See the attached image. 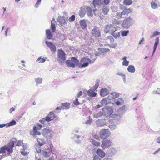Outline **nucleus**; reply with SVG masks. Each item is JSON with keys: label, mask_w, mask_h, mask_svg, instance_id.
<instances>
[{"label": "nucleus", "mask_w": 160, "mask_h": 160, "mask_svg": "<svg viewBox=\"0 0 160 160\" xmlns=\"http://www.w3.org/2000/svg\"><path fill=\"white\" fill-rule=\"evenodd\" d=\"M46 61L45 59L42 58L41 56L39 57L37 59L36 61L38 62L39 63L44 62Z\"/></svg>", "instance_id": "58836bf2"}, {"label": "nucleus", "mask_w": 160, "mask_h": 160, "mask_svg": "<svg viewBox=\"0 0 160 160\" xmlns=\"http://www.w3.org/2000/svg\"><path fill=\"white\" fill-rule=\"evenodd\" d=\"M109 127L111 130H114L116 128V125H109Z\"/></svg>", "instance_id": "5fc2aeb1"}, {"label": "nucleus", "mask_w": 160, "mask_h": 160, "mask_svg": "<svg viewBox=\"0 0 160 160\" xmlns=\"http://www.w3.org/2000/svg\"><path fill=\"white\" fill-rule=\"evenodd\" d=\"M55 23L52 22V21H51V28L53 32H54L56 30V27Z\"/></svg>", "instance_id": "f704fd0d"}, {"label": "nucleus", "mask_w": 160, "mask_h": 160, "mask_svg": "<svg viewBox=\"0 0 160 160\" xmlns=\"http://www.w3.org/2000/svg\"><path fill=\"white\" fill-rule=\"evenodd\" d=\"M99 80L98 79L95 82V84L92 87V89L94 91L96 90L99 86Z\"/></svg>", "instance_id": "473e14b6"}, {"label": "nucleus", "mask_w": 160, "mask_h": 160, "mask_svg": "<svg viewBox=\"0 0 160 160\" xmlns=\"http://www.w3.org/2000/svg\"><path fill=\"white\" fill-rule=\"evenodd\" d=\"M37 83V85L38 84H40L42 82V79L41 78H38L35 80Z\"/></svg>", "instance_id": "a18cd8bd"}, {"label": "nucleus", "mask_w": 160, "mask_h": 160, "mask_svg": "<svg viewBox=\"0 0 160 160\" xmlns=\"http://www.w3.org/2000/svg\"><path fill=\"white\" fill-rule=\"evenodd\" d=\"M109 90L106 88H102L100 91V94L102 96H105L109 93Z\"/></svg>", "instance_id": "2eb2a0df"}, {"label": "nucleus", "mask_w": 160, "mask_h": 160, "mask_svg": "<svg viewBox=\"0 0 160 160\" xmlns=\"http://www.w3.org/2000/svg\"><path fill=\"white\" fill-rule=\"evenodd\" d=\"M118 75L120 76H121V77H122L123 78V80L124 82V83H125L126 82V78H125V75L124 74L121 73V72H119L117 74Z\"/></svg>", "instance_id": "de8ad7c7"}, {"label": "nucleus", "mask_w": 160, "mask_h": 160, "mask_svg": "<svg viewBox=\"0 0 160 160\" xmlns=\"http://www.w3.org/2000/svg\"><path fill=\"white\" fill-rule=\"evenodd\" d=\"M80 25L83 29H85L87 26L86 21L84 19L81 20L80 21Z\"/></svg>", "instance_id": "393cba45"}, {"label": "nucleus", "mask_w": 160, "mask_h": 160, "mask_svg": "<svg viewBox=\"0 0 160 160\" xmlns=\"http://www.w3.org/2000/svg\"><path fill=\"white\" fill-rule=\"evenodd\" d=\"M93 160H102V159L97 156H95L93 157Z\"/></svg>", "instance_id": "e2e57ef3"}, {"label": "nucleus", "mask_w": 160, "mask_h": 160, "mask_svg": "<svg viewBox=\"0 0 160 160\" xmlns=\"http://www.w3.org/2000/svg\"><path fill=\"white\" fill-rule=\"evenodd\" d=\"M133 23V20L130 18H128L123 21L122 26L124 28H128Z\"/></svg>", "instance_id": "39448f33"}, {"label": "nucleus", "mask_w": 160, "mask_h": 160, "mask_svg": "<svg viewBox=\"0 0 160 160\" xmlns=\"http://www.w3.org/2000/svg\"><path fill=\"white\" fill-rule=\"evenodd\" d=\"M92 143L93 145L96 146H98L100 145V143L95 140H93L92 142Z\"/></svg>", "instance_id": "09e8293b"}, {"label": "nucleus", "mask_w": 160, "mask_h": 160, "mask_svg": "<svg viewBox=\"0 0 160 160\" xmlns=\"http://www.w3.org/2000/svg\"><path fill=\"white\" fill-rule=\"evenodd\" d=\"M156 142L160 144V136L158 137L155 139Z\"/></svg>", "instance_id": "69168bd1"}, {"label": "nucleus", "mask_w": 160, "mask_h": 160, "mask_svg": "<svg viewBox=\"0 0 160 160\" xmlns=\"http://www.w3.org/2000/svg\"><path fill=\"white\" fill-rule=\"evenodd\" d=\"M110 0H103L102 2L103 3V6L108 5L110 2Z\"/></svg>", "instance_id": "8fccbe9b"}, {"label": "nucleus", "mask_w": 160, "mask_h": 160, "mask_svg": "<svg viewBox=\"0 0 160 160\" xmlns=\"http://www.w3.org/2000/svg\"><path fill=\"white\" fill-rule=\"evenodd\" d=\"M117 30V29L112 24L108 25L106 26L104 30L105 32L107 33L110 32L111 34L114 32H116Z\"/></svg>", "instance_id": "423d86ee"}, {"label": "nucleus", "mask_w": 160, "mask_h": 160, "mask_svg": "<svg viewBox=\"0 0 160 160\" xmlns=\"http://www.w3.org/2000/svg\"><path fill=\"white\" fill-rule=\"evenodd\" d=\"M73 103L74 104L77 105L79 104V102H78V99L77 98H76V100L74 101Z\"/></svg>", "instance_id": "338daca9"}, {"label": "nucleus", "mask_w": 160, "mask_h": 160, "mask_svg": "<svg viewBox=\"0 0 160 160\" xmlns=\"http://www.w3.org/2000/svg\"><path fill=\"white\" fill-rule=\"evenodd\" d=\"M121 116L120 115L117 114H113L109 118L110 120H112L114 122L118 121L121 118Z\"/></svg>", "instance_id": "f3484780"}, {"label": "nucleus", "mask_w": 160, "mask_h": 160, "mask_svg": "<svg viewBox=\"0 0 160 160\" xmlns=\"http://www.w3.org/2000/svg\"><path fill=\"white\" fill-rule=\"evenodd\" d=\"M30 133L31 135H32L35 137L36 135H41V132L39 131L36 130H32L30 131Z\"/></svg>", "instance_id": "c85d7f7f"}, {"label": "nucleus", "mask_w": 160, "mask_h": 160, "mask_svg": "<svg viewBox=\"0 0 160 160\" xmlns=\"http://www.w3.org/2000/svg\"><path fill=\"white\" fill-rule=\"evenodd\" d=\"M88 96L92 97H94L96 96L97 93L95 92V91L92 89H89L87 92Z\"/></svg>", "instance_id": "5701e85b"}, {"label": "nucleus", "mask_w": 160, "mask_h": 160, "mask_svg": "<svg viewBox=\"0 0 160 160\" xmlns=\"http://www.w3.org/2000/svg\"><path fill=\"white\" fill-rule=\"evenodd\" d=\"M89 119L87 120L86 122H84L86 124H90L91 122L92 121V119L90 118V116L89 117Z\"/></svg>", "instance_id": "864d4df0"}, {"label": "nucleus", "mask_w": 160, "mask_h": 160, "mask_svg": "<svg viewBox=\"0 0 160 160\" xmlns=\"http://www.w3.org/2000/svg\"><path fill=\"white\" fill-rule=\"evenodd\" d=\"M46 37H47V38L48 39H51L52 36V35L51 34V32L50 30L49 29H47L46 30Z\"/></svg>", "instance_id": "c756f323"}, {"label": "nucleus", "mask_w": 160, "mask_h": 160, "mask_svg": "<svg viewBox=\"0 0 160 160\" xmlns=\"http://www.w3.org/2000/svg\"><path fill=\"white\" fill-rule=\"evenodd\" d=\"M160 151V148H159L158 150H156L154 152H153L152 153L154 155H156Z\"/></svg>", "instance_id": "774afa93"}, {"label": "nucleus", "mask_w": 160, "mask_h": 160, "mask_svg": "<svg viewBox=\"0 0 160 160\" xmlns=\"http://www.w3.org/2000/svg\"><path fill=\"white\" fill-rule=\"evenodd\" d=\"M107 38L108 40H109L110 42L111 43H112L114 42V39L111 36H108Z\"/></svg>", "instance_id": "052dcab7"}, {"label": "nucleus", "mask_w": 160, "mask_h": 160, "mask_svg": "<svg viewBox=\"0 0 160 160\" xmlns=\"http://www.w3.org/2000/svg\"><path fill=\"white\" fill-rule=\"evenodd\" d=\"M23 144V143L22 142V141H19L17 143V146H20L21 145H22Z\"/></svg>", "instance_id": "0e129e2a"}, {"label": "nucleus", "mask_w": 160, "mask_h": 160, "mask_svg": "<svg viewBox=\"0 0 160 160\" xmlns=\"http://www.w3.org/2000/svg\"><path fill=\"white\" fill-rule=\"evenodd\" d=\"M119 9L122 11L121 12L122 15H128L131 12L132 10L130 8H127L124 5H120Z\"/></svg>", "instance_id": "6e6552de"}, {"label": "nucleus", "mask_w": 160, "mask_h": 160, "mask_svg": "<svg viewBox=\"0 0 160 160\" xmlns=\"http://www.w3.org/2000/svg\"><path fill=\"white\" fill-rule=\"evenodd\" d=\"M123 102L124 101L122 99L119 98L118 100L115 102V103L117 105L119 106L121 105L122 103H123Z\"/></svg>", "instance_id": "4c0bfd02"}, {"label": "nucleus", "mask_w": 160, "mask_h": 160, "mask_svg": "<svg viewBox=\"0 0 160 160\" xmlns=\"http://www.w3.org/2000/svg\"><path fill=\"white\" fill-rule=\"evenodd\" d=\"M115 17L116 18L118 19H120L124 18V17H123V15L122 14L121 12V13H117L116 14L115 16Z\"/></svg>", "instance_id": "37998d69"}, {"label": "nucleus", "mask_w": 160, "mask_h": 160, "mask_svg": "<svg viewBox=\"0 0 160 160\" xmlns=\"http://www.w3.org/2000/svg\"><path fill=\"white\" fill-rule=\"evenodd\" d=\"M111 141L108 139H105L103 140L101 146L103 149H105L111 146L112 144Z\"/></svg>", "instance_id": "1a4fd4ad"}, {"label": "nucleus", "mask_w": 160, "mask_h": 160, "mask_svg": "<svg viewBox=\"0 0 160 160\" xmlns=\"http://www.w3.org/2000/svg\"><path fill=\"white\" fill-rule=\"evenodd\" d=\"M102 7V10L103 14L104 15H107L109 11V8L107 7L104 5Z\"/></svg>", "instance_id": "bb28decb"}, {"label": "nucleus", "mask_w": 160, "mask_h": 160, "mask_svg": "<svg viewBox=\"0 0 160 160\" xmlns=\"http://www.w3.org/2000/svg\"><path fill=\"white\" fill-rule=\"evenodd\" d=\"M117 151L116 148L112 147L108 148L107 149V153L109 157H112L116 154Z\"/></svg>", "instance_id": "9d476101"}, {"label": "nucleus", "mask_w": 160, "mask_h": 160, "mask_svg": "<svg viewBox=\"0 0 160 160\" xmlns=\"http://www.w3.org/2000/svg\"><path fill=\"white\" fill-rule=\"evenodd\" d=\"M96 153L98 156L101 158H103L105 155V152L102 150L101 149H98L97 150Z\"/></svg>", "instance_id": "aec40b11"}, {"label": "nucleus", "mask_w": 160, "mask_h": 160, "mask_svg": "<svg viewBox=\"0 0 160 160\" xmlns=\"http://www.w3.org/2000/svg\"><path fill=\"white\" fill-rule=\"evenodd\" d=\"M96 124L98 127H102L106 125L105 120L103 119H98L96 121Z\"/></svg>", "instance_id": "dca6fc26"}, {"label": "nucleus", "mask_w": 160, "mask_h": 160, "mask_svg": "<svg viewBox=\"0 0 160 160\" xmlns=\"http://www.w3.org/2000/svg\"><path fill=\"white\" fill-rule=\"evenodd\" d=\"M113 112V109L110 107H105L102 109L103 115L108 117L111 115Z\"/></svg>", "instance_id": "0eeeda50"}, {"label": "nucleus", "mask_w": 160, "mask_h": 160, "mask_svg": "<svg viewBox=\"0 0 160 160\" xmlns=\"http://www.w3.org/2000/svg\"><path fill=\"white\" fill-rule=\"evenodd\" d=\"M111 134V132L108 129H102L99 132L100 137L102 139H104L108 138Z\"/></svg>", "instance_id": "20e7f679"}, {"label": "nucleus", "mask_w": 160, "mask_h": 160, "mask_svg": "<svg viewBox=\"0 0 160 160\" xmlns=\"http://www.w3.org/2000/svg\"><path fill=\"white\" fill-rule=\"evenodd\" d=\"M96 58H95L94 59L90 60L88 58L83 57L81 59L80 62H79L76 58L72 57L71 60H68L66 61V63L68 67L74 68L76 66L80 68H82L87 67L89 63H92Z\"/></svg>", "instance_id": "f257e3e1"}, {"label": "nucleus", "mask_w": 160, "mask_h": 160, "mask_svg": "<svg viewBox=\"0 0 160 160\" xmlns=\"http://www.w3.org/2000/svg\"><path fill=\"white\" fill-rule=\"evenodd\" d=\"M39 140H40V139L39 138L37 139V142L40 146H42L44 144V142L43 141H42L41 142H40Z\"/></svg>", "instance_id": "4d7b16f0"}, {"label": "nucleus", "mask_w": 160, "mask_h": 160, "mask_svg": "<svg viewBox=\"0 0 160 160\" xmlns=\"http://www.w3.org/2000/svg\"><path fill=\"white\" fill-rule=\"evenodd\" d=\"M160 35V32L158 31H155L153 32L152 35L150 36V38L152 39L157 36Z\"/></svg>", "instance_id": "c9c22d12"}, {"label": "nucleus", "mask_w": 160, "mask_h": 160, "mask_svg": "<svg viewBox=\"0 0 160 160\" xmlns=\"http://www.w3.org/2000/svg\"><path fill=\"white\" fill-rule=\"evenodd\" d=\"M17 123L16 121L14 120H12L10 122L6 124V127H8L11 126L15 125Z\"/></svg>", "instance_id": "72a5a7b5"}, {"label": "nucleus", "mask_w": 160, "mask_h": 160, "mask_svg": "<svg viewBox=\"0 0 160 160\" xmlns=\"http://www.w3.org/2000/svg\"><path fill=\"white\" fill-rule=\"evenodd\" d=\"M129 33V31L128 30L125 31H123L121 32V35L122 37H124L127 36Z\"/></svg>", "instance_id": "49530a36"}, {"label": "nucleus", "mask_w": 160, "mask_h": 160, "mask_svg": "<svg viewBox=\"0 0 160 160\" xmlns=\"http://www.w3.org/2000/svg\"><path fill=\"white\" fill-rule=\"evenodd\" d=\"M159 37H156V38L155 40V43L153 47V50L152 52V56L154 54V52L156 51L157 48V47L159 43Z\"/></svg>", "instance_id": "412c9836"}, {"label": "nucleus", "mask_w": 160, "mask_h": 160, "mask_svg": "<svg viewBox=\"0 0 160 160\" xmlns=\"http://www.w3.org/2000/svg\"><path fill=\"white\" fill-rule=\"evenodd\" d=\"M15 141H11L7 145H5L2 147L0 149V154L5 153L7 151L9 153H10L12 152V148L14 145Z\"/></svg>", "instance_id": "f03ea898"}, {"label": "nucleus", "mask_w": 160, "mask_h": 160, "mask_svg": "<svg viewBox=\"0 0 160 160\" xmlns=\"http://www.w3.org/2000/svg\"><path fill=\"white\" fill-rule=\"evenodd\" d=\"M115 39L117 38H119L120 36V34L119 32H114V33H113L111 34Z\"/></svg>", "instance_id": "ea45409f"}, {"label": "nucleus", "mask_w": 160, "mask_h": 160, "mask_svg": "<svg viewBox=\"0 0 160 160\" xmlns=\"http://www.w3.org/2000/svg\"><path fill=\"white\" fill-rule=\"evenodd\" d=\"M132 3V1L131 0H124L123 1V3L126 5H130Z\"/></svg>", "instance_id": "a19ab883"}, {"label": "nucleus", "mask_w": 160, "mask_h": 160, "mask_svg": "<svg viewBox=\"0 0 160 160\" xmlns=\"http://www.w3.org/2000/svg\"><path fill=\"white\" fill-rule=\"evenodd\" d=\"M112 22L113 24H119L120 23V21L116 19H113L112 21Z\"/></svg>", "instance_id": "6e6d98bb"}, {"label": "nucleus", "mask_w": 160, "mask_h": 160, "mask_svg": "<svg viewBox=\"0 0 160 160\" xmlns=\"http://www.w3.org/2000/svg\"><path fill=\"white\" fill-rule=\"evenodd\" d=\"M126 107L123 106L120 108L118 110V112L119 114L122 115L127 111Z\"/></svg>", "instance_id": "4be33fe9"}, {"label": "nucleus", "mask_w": 160, "mask_h": 160, "mask_svg": "<svg viewBox=\"0 0 160 160\" xmlns=\"http://www.w3.org/2000/svg\"><path fill=\"white\" fill-rule=\"evenodd\" d=\"M151 4L152 8L153 9H155L158 7L157 4L154 2H152Z\"/></svg>", "instance_id": "c03bdc74"}, {"label": "nucleus", "mask_w": 160, "mask_h": 160, "mask_svg": "<svg viewBox=\"0 0 160 160\" xmlns=\"http://www.w3.org/2000/svg\"><path fill=\"white\" fill-rule=\"evenodd\" d=\"M86 10L84 7H81L80 8L79 15L80 17H83L85 14Z\"/></svg>", "instance_id": "a878e982"}, {"label": "nucleus", "mask_w": 160, "mask_h": 160, "mask_svg": "<svg viewBox=\"0 0 160 160\" xmlns=\"http://www.w3.org/2000/svg\"><path fill=\"white\" fill-rule=\"evenodd\" d=\"M91 33L92 36L95 38H98L101 36V32L99 29L98 28H93Z\"/></svg>", "instance_id": "9b49d317"}, {"label": "nucleus", "mask_w": 160, "mask_h": 160, "mask_svg": "<svg viewBox=\"0 0 160 160\" xmlns=\"http://www.w3.org/2000/svg\"><path fill=\"white\" fill-rule=\"evenodd\" d=\"M152 93L153 94H155L157 93L160 94V90L158 88L157 90L152 91Z\"/></svg>", "instance_id": "13d9d810"}, {"label": "nucleus", "mask_w": 160, "mask_h": 160, "mask_svg": "<svg viewBox=\"0 0 160 160\" xmlns=\"http://www.w3.org/2000/svg\"><path fill=\"white\" fill-rule=\"evenodd\" d=\"M110 100L108 99V97L107 98H105L102 100L100 103L102 105H105L109 103L110 102Z\"/></svg>", "instance_id": "b1692460"}, {"label": "nucleus", "mask_w": 160, "mask_h": 160, "mask_svg": "<svg viewBox=\"0 0 160 160\" xmlns=\"http://www.w3.org/2000/svg\"><path fill=\"white\" fill-rule=\"evenodd\" d=\"M128 70H135L134 67L133 65H130L128 66L127 68Z\"/></svg>", "instance_id": "603ef678"}, {"label": "nucleus", "mask_w": 160, "mask_h": 160, "mask_svg": "<svg viewBox=\"0 0 160 160\" xmlns=\"http://www.w3.org/2000/svg\"><path fill=\"white\" fill-rule=\"evenodd\" d=\"M45 43L52 52H55L56 51V47L52 42L46 41Z\"/></svg>", "instance_id": "f8f14e48"}, {"label": "nucleus", "mask_w": 160, "mask_h": 160, "mask_svg": "<svg viewBox=\"0 0 160 160\" xmlns=\"http://www.w3.org/2000/svg\"><path fill=\"white\" fill-rule=\"evenodd\" d=\"M58 56L59 58L63 61L65 60V53L62 50L58 49Z\"/></svg>", "instance_id": "4468645a"}, {"label": "nucleus", "mask_w": 160, "mask_h": 160, "mask_svg": "<svg viewBox=\"0 0 160 160\" xmlns=\"http://www.w3.org/2000/svg\"><path fill=\"white\" fill-rule=\"evenodd\" d=\"M86 10L87 14L88 16L92 17L93 14L91 8L90 7H87Z\"/></svg>", "instance_id": "cd10ccee"}, {"label": "nucleus", "mask_w": 160, "mask_h": 160, "mask_svg": "<svg viewBox=\"0 0 160 160\" xmlns=\"http://www.w3.org/2000/svg\"><path fill=\"white\" fill-rule=\"evenodd\" d=\"M62 105L61 108L62 109H69L70 108V104L69 103H62Z\"/></svg>", "instance_id": "7c9ffc66"}, {"label": "nucleus", "mask_w": 160, "mask_h": 160, "mask_svg": "<svg viewBox=\"0 0 160 160\" xmlns=\"http://www.w3.org/2000/svg\"><path fill=\"white\" fill-rule=\"evenodd\" d=\"M39 121L42 124H44L45 123V122L47 121L45 118H43L42 119L40 120Z\"/></svg>", "instance_id": "bf43d9fd"}, {"label": "nucleus", "mask_w": 160, "mask_h": 160, "mask_svg": "<svg viewBox=\"0 0 160 160\" xmlns=\"http://www.w3.org/2000/svg\"><path fill=\"white\" fill-rule=\"evenodd\" d=\"M75 16L74 15H72L70 18H69V21L70 22H71L75 20Z\"/></svg>", "instance_id": "3c124183"}, {"label": "nucleus", "mask_w": 160, "mask_h": 160, "mask_svg": "<svg viewBox=\"0 0 160 160\" xmlns=\"http://www.w3.org/2000/svg\"><path fill=\"white\" fill-rule=\"evenodd\" d=\"M42 133L45 138L48 139L51 138L55 134L54 132L52 130L47 128L43 129Z\"/></svg>", "instance_id": "7ed1b4c3"}, {"label": "nucleus", "mask_w": 160, "mask_h": 160, "mask_svg": "<svg viewBox=\"0 0 160 160\" xmlns=\"http://www.w3.org/2000/svg\"><path fill=\"white\" fill-rule=\"evenodd\" d=\"M55 118V116L51 117L50 116H47L45 118L46 120L47 121H50L51 120H53Z\"/></svg>", "instance_id": "79ce46f5"}, {"label": "nucleus", "mask_w": 160, "mask_h": 160, "mask_svg": "<svg viewBox=\"0 0 160 160\" xmlns=\"http://www.w3.org/2000/svg\"><path fill=\"white\" fill-rule=\"evenodd\" d=\"M122 65L123 66H127L129 64V61H123L122 63Z\"/></svg>", "instance_id": "680f3d73"}, {"label": "nucleus", "mask_w": 160, "mask_h": 160, "mask_svg": "<svg viewBox=\"0 0 160 160\" xmlns=\"http://www.w3.org/2000/svg\"><path fill=\"white\" fill-rule=\"evenodd\" d=\"M92 3L95 8L96 5L103 6V3L102 2V0H93Z\"/></svg>", "instance_id": "6ab92c4d"}, {"label": "nucleus", "mask_w": 160, "mask_h": 160, "mask_svg": "<svg viewBox=\"0 0 160 160\" xmlns=\"http://www.w3.org/2000/svg\"><path fill=\"white\" fill-rule=\"evenodd\" d=\"M23 149L22 150L21 149L20 152L21 154L25 156L28 155V152L26 151L25 150H26L27 147H24V146L23 145Z\"/></svg>", "instance_id": "2f4dec72"}, {"label": "nucleus", "mask_w": 160, "mask_h": 160, "mask_svg": "<svg viewBox=\"0 0 160 160\" xmlns=\"http://www.w3.org/2000/svg\"><path fill=\"white\" fill-rule=\"evenodd\" d=\"M57 21L62 26L67 25V23L63 16H58L57 19Z\"/></svg>", "instance_id": "ddd939ff"}, {"label": "nucleus", "mask_w": 160, "mask_h": 160, "mask_svg": "<svg viewBox=\"0 0 160 160\" xmlns=\"http://www.w3.org/2000/svg\"><path fill=\"white\" fill-rule=\"evenodd\" d=\"M102 115H103L102 112H101L100 111L98 112L95 114L93 115V117L95 118H98L101 117L102 116Z\"/></svg>", "instance_id": "e433bc0d"}, {"label": "nucleus", "mask_w": 160, "mask_h": 160, "mask_svg": "<svg viewBox=\"0 0 160 160\" xmlns=\"http://www.w3.org/2000/svg\"><path fill=\"white\" fill-rule=\"evenodd\" d=\"M119 94L116 92H111L110 95L108 96V98L109 100H112V99L116 98L119 96Z\"/></svg>", "instance_id": "a211bd4d"}]
</instances>
